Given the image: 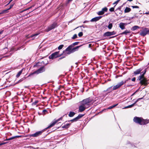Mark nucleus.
<instances>
[{"label":"nucleus","instance_id":"1","mask_svg":"<svg viewBox=\"0 0 149 149\" xmlns=\"http://www.w3.org/2000/svg\"><path fill=\"white\" fill-rule=\"evenodd\" d=\"M146 72L145 69L143 72H141V75L139 77L138 79L140 80V83L142 85H146L148 84L147 80L144 77V75Z\"/></svg>","mask_w":149,"mask_h":149},{"label":"nucleus","instance_id":"2","mask_svg":"<svg viewBox=\"0 0 149 149\" xmlns=\"http://www.w3.org/2000/svg\"><path fill=\"white\" fill-rule=\"evenodd\" d=\"M133 120L135 123L141 125H145L149 123V120H145L142 118L137 117L134 118Z\"/></svg>","mask_w":149,"mask_h":149},{"label":"nucleus","instance_id":"3","mask_svg":"<svg viewBox=\"0 0 149 149\" xmlns=\"http://www.w3.org/2000/svg\"><path fill=\"white\" fill-rule=\"evenodd\" d=\"M92 101V99L90 97L86 98L80 102V104L84 107L87 108L89 107L90 103Z\"/></svg>","mask_w":149,"mask_h":149},{"label":"nucleus","instance_id":"4","mask_svg":"<svg viewBox=\"0 0 149 149\" xmlns=\"http://www.w3.org/2000/svg\"><path fill=\"white\" fill-rule=\"evenodd\" d=\"M64 52V51H63V52L62 54H59V51L55 52L50 55L49 56V59H53L62 56Z\"/></svg>","mask_w":149,"mask_h":149},{"label":"nucleus","instance_id":"5","mask_svg":"<svg viewBox=\"0 0 149 149\" xmlns=\"http://www.w3.org/2000/svg\"><path fill=\"white\" fill-rule=\"evenodd\" d=\"M149 29L147 28H145L140 31L139 34L140 36L144 37L148 33Z\"/></svg>","mask_w":149,"mask_h":149},{"label":"nucleus","instance_id":"6","mask_svg":"<svg viewBox=\"0 0 149 149\" xmlns=\"http://www.w3.org/2000/svg\"><path fill=\"white\" fill-rule=\"evenodd\" d=\"M57 26V23L54 22L52 24L49 26L47 28L45 29V31L48 32L51 30L55 28Z\"/></svg>","mask_w":149,"mask_h":149},{"label":"nucleus","instance_id":"7","mask_svg":"<svg viewBox=\"0 0 149 149\" xmlns=\"http://www.w3.org/2000/svg\"><path fill=\"white\" fill-rule=\"evenodd\" d=\"M45 70V69L44 67H42L40 68L39 69H38L37 70L34 72L33 73L31 74V75H33L35 74H38L39 73L43 72Z\"/></svg>","mask_w":149,"mask_h":149},{"label":"nucleus","instance_id":"8","mask_svg":"<svg viewBox=\"0 0 149 149\" xmlns=\"http://www.w3.org/2000/svg\"><path fill=\"white\" fill-rule=\"evenodd\" d=\"M44 132L43 130L36 132V133L32 134L30 135L31 136L34 137H37L41 135L42 133Z\"/></svg>","mask_w":149,"mask_h":149},{"label":"nucleus","instance_id":"9","mask_svg":"<svg viewBox=\"0 0 149 149\" xmlns=\"http://www.w3.org/2000/svg\"><path fill=\"white\" fill-rule=\"evenodd\" d=\"M63 118V117H61L58 120L54 121L52 122V123H51L50 125L47 127V128H49L50 127H51L53 126H54L55 124L59 121L60 120H61Z\"/></svg>","mask_w":149,"mask_h":149},{"label":"nucleus","instance_id":"10","mask_svg":"<svg viewBox=\"0 0 149 149\" xmlns=\"http://www.w3.org/2000/svg\"><path fill=\"white\" fill-rule=\"evenodd\" d=\"M63 118V117H61L58 120L54 121L52 122V123H51L50 125L47 127V128H49L50 127H51L53 126H54L55 124L59 121L60 120H61Z\"/></svg>","mask_w":149,"mask_h":149},{"label":"nucleus","instance_id":"11","mask_svg":"<svg viewBox=\"0 0 149 149\" xmlns=\"http://www.w3.org/2000/svg\"><path fill=\"white\" fill-rule=\"evenodd\" d=\"M123 83L122 82H119L116 85L114 86H113V90H115L118 88H120L121 86L123 85Z\"/></svg>","mask_w":149,"mask_h":149},{"label":"nucleus","instance_id":"12","mask_svg":"<svg viewBox=\"0 0 149 149\" xmlns=\"http://www.w3.org/2000/svg\"><path fill=\"white\" fill-rule=\"evenodd\" d=\"M72 47H73L72 46L70 45L66 49L65 51L68 52L67 54H70L72 53Z\"/></svg>","mask_w":149,"mask_h":149},{"label":"nucleus","instance_id":"13","mask_svg":"<svg viewBox=\"0 0 149 149\" xmlns=\"http://www.w3.org/2000/svg\"><path fill=\"white\" fill-rule=\"evenodd\" d=\"M86 108V107L80 105L79 108V112H81L84 111Z\"/></svg>","mask_w":149,"mask_h":149},{"label":"nucleus","instance_id":"14","mask_svg":"<svg viewBox=\"0 0 149 149\" xmlns=\"http://www.w3.org/2000/svg\"><path fill=\"white\" fill-rule=\"evenodd\" d=\"M102 17V16H99L97 17H94L93 19H92L91 20V21L93 22H96L100 19L101 17Z\"/></svg>","mask_w":149,"mask_h":149},{"label":"nucleus","instance_id":"15","mask_svg":"<svg viewBox=\"0 0 149 149\" xmlns=\"http://www.w3.org/2000/svg\"><path fill=\"white\" fill-rule=\"evenodd\" d=\"M142 70V69L141 68H139V69H138L135 71L134 72V75H136L137 74H139V73H140L141 71Z\"/></svg>","mask_w":149,"mask_h":149},{"label":"nucleus","instance_id":"16","mask_svg":"<svg viewBox=\"0 0 149 149\" xmlns=\"http://www.w3.org/2000/svg\"><path fill=\"white\" fill-rule=\"evenodd\" d=\"M112 86H111L109 87L106 90L104 91V92H105L106 91H108V93H110V92H112L113 90H113V88H112Z\"/></svg>","mask_w":149,"mask_h":149},{"label":"nucleus","instance_id":"17","mask_svg":"<svg viewBox=\"0 0 149 149\" xmlns=\"http://www.w3.org/2000/svg\"><path fill=\"white\" fill-rule=\"evenodd\" d=\"M80 46H77L74 47L72 48V53L74 52L75 51H77L79 48L80 47Z\"/></svg>","mask_w":149,"mask_h":149},{"label":"nucleus","instance_id":"18","mask_svg":"<svg viewBox=\"0 0 149 149\" xmlns=\"http://www.w3.org/2000/svg\"><path fill=\"white\" fill-rule=\"evenodd\" d=\"M70 125V124L69 123L66 124L64 125H62V127L63 128H65V129H67L69 127Z\"/></svg>","mask_w":149,"mask_h":149},{"label":"nucleus","instance_id":"19","mask_svg":"<svg viewBox=\"0 0 149 149\" xmlns=\"http://www.w3.org/2000/svg\"><path fill=\"white\" fill-rule=\"evenodd\" d=\"M125 24L122 22H121L119 24L120 27L122 30L125 29Z\"/></svg>","mask_w":149,"mask_h":149},{"label":"nucleus","instance_id":"20","mask_svg":"<svg viewBox=\"0 0 149 149\" xmlns=\"http://www.w3.org/2000/svg\"><path fill=\"white\" fill-rule=\"evenodd\" d=\"M20 136H13V137H10V138H9L8 139H6V141H9V140H12L14 139L15 138H18V137H20Z\"/></svg>","mask_w":149,"mask_h":149},{"label":"nucleus","instance_id":"21","mask_svg":"<svg viewBox=\"0 0 149 149\" xmlns=\"http://www.w3.org/2000/svg\"><path fill=\"white\" fill-rule=\"evenodd\" d=\"M103 36L104 37H108L110 36V32L108 31L105 32Z\"/></svg>","mask_w":149,"mask_h":149},{"label":"nucleus","instance_id":"22","mask_svg":"<svg viewBox=\"0 0 149 149\" xmlns=\"http://www.w3.org/2000/svg\"><path fill=\"white\" fill-rule=\"evenodd\" d=\"M139 28L140 27L137 26H134L132 27L131 30L133 31H134Z\"/></svg>","mask_w":149,"mask_h":149},{"label":"nucleus","instance_id":"23","mask_svg":"<svg viewBox=\"0 0 149 149\" xmlns=\"http://www.w3.org/2000/svg\"><path fill=\"white\" fill-rule=\"evenodd\" d=\"M23 69H22L21 70L18 72L17 74L16 75V77L18 78L20 76V75L22 72Z\"/></svg>","mask_w":149,"mask_h":149},{"label":"nucleus","instance_id":"24","mask_svg":"<svg viewBox=\"0 0 149 149\" xmlns=\"http://www.w3.org/2000/svg\"><path fill=\"white\" fill-rule=\"evenodd\" d=\"M131 10V9L130 8L127 7L125 9L124 12L125 13H128Z\"/></svg>","mask_w":149,"mask_h":149},{"label":"nucleus","instance_id":"25","mask_svg":"<svg viewBox=\"0 0 149 149\" xmlns=\"http://www.w3.org/2000/svg\"><path fill=\"white\" fill-rule=\"evenodd\" d=\"M75 113L73 112L70 111L68 114V116L70 117H72L75 114Z\"/></svg>","mask_w":149,"mask_h":149},{"label":"nucleus","instance_id":"26","mask_svg":"<svg viewBox=\"0 0 149 149\" xmlns=\"http://www.w3.org/2000/svg\"><path fill=\"white\" fill-rule=\"evenodd\" d=\"M130 31H128L126 30L125 31L122 32L121 33V34H125L127 35V33H130Z\"/></svg>","mask_w":149,"mask_h":149},{"label":"nucleus","instance_id":"27","mask_svg":"<svg viewBox=\"0 0 149 149\" xmlns=\"http://www.w3.org/2000/svg\"><path fill=\"white\" fill-rule=\"evenodd\" d=\"M107 10H108L107 8V7H105L103 8L102 9V10L103 12H104V13L105 12H107Z\"/></svg>","mask_w":149,"mask_h":149},{"label":"nucleus","instance_id":"28","mask_svg":"<svg viewBox=\"0 0 149 149\" xmlns=\"http://www.w3.org/2000/svg\"><path fill=\"white\" fill-rule=\"evenodd\" d=\"M133 106V104H131L130 105H129L128 106L125 107H124V108H123V109H127V108H131V107H132Z\"/></svg>","mask_w":149,"mask_h":149},{"label":"nucleus","instance_id":"29","mask_svg":"<svg viewBox=\"0 0 149 149\" xmlns=\"http://www.w3.org/2000/svg\"><path fill=\"white\" fill-rule=\"evenodd\" d=\"M112 26L113 25L112 23H111L109 24L108 26V28L109 29H110L112 28Z\"/></svg>","mask_w":149,"mask_h":149},{"label":"nucleus","instance_id":"30","mask_svg":"<svg viewBox=\"0 0 149 149\" xmlns=\"http://www.w3.org/2000/svg\"><path fill=\"white\" fill-rule=\"evenodd\" d=\"M104 13V12H103L102 10L100 11L97 13V14L99 15H103Z\"/></svg>","mask_w":149,"mask_h":149},{"label":"nucleus","instance_id":"31","mask_svg":"<svg viewBox=\"0 0 149 149\" xmlns=\"http://www.w3.org/2000/svg\"><path fill=\"white\" fill-rule=\"evenodd\" d=\"M38 102V100H36L34 102H33L32 103V105H36V104Z\"/></svg>","mask_w":149,"mask_h":149},{"label":"nucleus","instance_id":"32","mask_svg":"<svg viewBox=\"0 0 149 149\" xmlns=\"http://www.w3.org/2000/svg\"><path fill=\"white\" fill-rule=\"evenodd\" d=\"M78 43H79V42H75L74 43H73L71 45L72 46V47H73L74 46L77 45L78 44Z\"/></svg>","mask_w":149,"mask_h":149},{"label":"nucleus","instance_id":"33","mask_svg":"<svg viewBox=\"0 0 149 149\" xmlns=\"http://www.w3.org/2000/svg\"><path fill=\"white\" fill-rule=\"evenodd\" d=\"M110 36L116 34V33L114 31L112 32H110Z\"/></svg>","mask_w":149,"mask_h":149},{"label":"nucleus","instance_id":"34","mask_svg":"<svg viewBox=\"0 0 149 149\" xmlns=\"http://www.w3.org/2000/svg\"><path fill=\"white\" fill-rule=\"evenodd\" d=\"M84 115L81 114H79L78 116L77 117V118H78V119H80Z\"/></svg>","mask_w":149,"mask_h":149},{"label":"nucleus","instance_id":"35","mask_svg":"<svg viewBox=\"0 0 149 149\" xmlns=\"http://www.w3.org/2000/svg\"><path fill=\"white\" fill-rule=\"evenodd\" d=\"M84 115L81 114H79L78 116L77 117V118H78V119H80Z\"/></svg>","mask_w":149,"mask_h":149},{"label":"nucleus","instance_id":"36","mask_svg":"<svg viewBox=\"0 0 149 149\" xmlns=\"http://www.w3.org/2000/svg\"><path fill=\"white\" fill-rule=\"evenodd\" d=\"M64 46V45H60L58 47V49L59 50H60Z\"/></svg>","mask_w":149,"mask_h":149},{"label":"nucleus","instance_id":"37","mask_svg":"<svg viewBox=\"0 0 149 149\" xmlns=\"http://www.w3.org/2000/svg\"><path fill=\"white\" fill-rule=\"evenodd\" d=\"M118 105V104H115L113 106H110V107H109L108 108V109H112L113 108V107H116V106L117 105Z\"/></svg>","mask_w":149,"mask_h":149},{"label":"nucleus","instance_id":"38","mask_svg":"<svg viewBox=\"0 0 149 149\" xmlns=\"http://www.w3.org/2000/svg\"><path fill=\"white\" fill-rule=\"evenodd\" d=\"M25 79V77H24V78H22L21 79H20L19 81H18L17 83H18L20 82H21V81H23Z\"/></svg>","mask_w":149,"mask_h":149},{"label":"nucleus","instance_id":"39","mask_svg":"<svg viewBox=\"0 0 149 149\" xmlns=\"http://www.w3.org/2000/svg\"><path fill=\"white\" fill-rule=\"evenodd\" d=\"M77 37V35L76 34H75L72 37V39H74L76 38Z\"/></svg>","mask_w":149,"mask_h":149},{"label":"nucleus","instance_id":"40","mask_svg":"<svg viewBox=\"0 0 149 149\" xmlns=\"http://www.w3.org/2000/svg\"><path fill=\"white\" fill-rule=\"evenodd\" d=\"M114 7H112L109 10V11H110V12H113V11H114Z\"/></svg>","mask_w":149,"mask_h":149},{"label":"nucleus","instance_id":"41","mask_svg":"<svg viewBox=\"0 0 149 149\" xmlns=\"http://www.w3.org/2000/svg\"><path fill=\"white\" fill-rule=\"evenodd\" d=\"M78 36L79 37H81L83 35V33L81 32H79L78 34Z\"/></svg>","mask_w":149,"mask_h":149},{"label":"nucleus","instance_id":"42","mask_svg":"<svg viewBox=\"0 0 149 149\" xmlns=\"http://www.w3.org/2000/svg\"><path fill=\"white\" fill-rule=\"evenodd\" d=\"M128 81V79H126L124 81H121L120 82H123V85L124 84L126 83Z\"/></svg>","mask_w":149,"mask_h":149},{"label":"nucleus","instance_id":"43","mask_svg":"<svg viewBox=\"0 0 149 149\" xmlns=\"http://www.w3.org/2000/svg\"><path fill=\"white\" fill-rule=\"evenodd\" d=\"M132 8H139V7L137 6H132Z\"/></svg>","mask_w":149,"mask_h":149},{"label":"nucleus","instance_id":"44","mask_svg":"<svg viewBox=\"0 0 149 149\" xmlns=\"http://www.w3.org/2000/svg\"><path fill=\"white\" fill-rule=\"evenodd\" d=\"M38 33L35 34H33V35H32V36H31V37H35V36H38Z\"/></svg>","mask_w":149,"mask_h":149},{"label":"nucleus","instance_id":"45","mask_svg":"<svg viewBox=\"0 0 149 149\" xmlns=\"http://www.w3.org/2000/svg\"><path fill=\"white\" fill-rule=\"evenodd\" d=\"M78 119V118H77V117L73 119V120H74V121H77Z\"/></svg>","mask_w":149,"mask_h":149},{"label":"nucleus","instance_id":"46","mask_svg":"<svg viewBox=\"0 0 149 149\" xmlns=\"http://www.w3.org/2000/svg\"><path fill=\"white\" fill-rule=\"evenodd\" d=\"M13 4H11L10 6V8L8 9V10H9L13 6Z\"/></svg>","mask_w":149,"mask_h":149},{"label":"nucleus","instance_id":"47","mask_svg":"<svg viewBox=\"0 0 149 149\" xmlns=\"http://www.w3.org/2000/svg\"><path fill=\"white\" fill-rule=\"evenodd\" d=\"M132 81H135L136 80V78L135 77H134L133 78H132Z\"/></svg>","mask_w":149,"mask_h":149},{"label":"nucleus","instance_id":"48","mask_svg":"<svg viewBox=\"0 0 149 149\" xmlns=\"http://www.w3.org/2000/svg\"><path fill=\"white\" fill-rule=\"evenodd\" d=\"M6 142H3L2 143H0V146H1L3 145L6 144Z\"/></svg>","mask_w":149,"mask_h":149},{"label":"nucleus","instance_id":"49","mask_svg":"<svg viewBox=\"0 0 149 149\" xmlns=\"http://www.w3.org/2000/svg\"><path fill=\"white\" fill-rule=\"evenodd\" d=\"M138 91V90L136 91L135 92H134L132 94V95L131 96L134 95Z\"/></svg>","mask_w":149,"mask_h":149},{"label":"nucleus","instance_id":"50","mask_svg":"<svg viewBox=\"0 0 149 149\" xmlns=\"http://www.w3.org/2000/svg\"><path fill=\"white\" fill-rule=\"evenodd\" d=\"M143 14L149 15V12H146L145 13H143Z\"/></svg>","mask_w":149,"mask_h":149},{"label":"nucleus","instance_id":"51","mask_svg":"<svg viewBox=\"0 0 149 149\" xmlns=\"http://www.w3.org/2000/svg\"><path fill=\"white\" fill-rule=\"evenodd\" d=\"M6 10H3L2 12L0 13V15L3 13L5 11H6Z\"/></svg>","mask_w":149,"mask_h":149},{"label":"nucleus","instance_id":"52","mask_svg":"<svg viewBox=\"0 0 149 149\" xmlns=\"http://www.w3.org/2000/svg\"><path fill=\"white\" fill-rule=\"evenodd\" d=\"M3 30L1 31L0 32V35L2 34L3 33Z\"/></svg>","mask_w":149,"mask_h":149},{"label":"nucleus","instance_id":"53","mask_svg":"<svg viewBox=\"0 0 149 149\" xmlns=\"http://www.w3.org/2000/svg\"><path fill=\"white\" fill-rule=\"evenodd\" d=\"M64 57H61V58H59V59H58V61H59V60H61V59H62V58H64Z\"/></svg>","mask_w":149,"mask_h":149},{"label":"nucleus","instance_id":"54","mask_svg":"<svg viewBox=\"0 0 149 149\" xmlns=\"http://www.w3.org/2000/svg\"><path fill=\"white\" fill-rule=\"evenodd\" d=\"M47 111V110L45 109V110H43V112H45Z\"/></svg>","mask_w":149,"mask_h":149},{"label":"nucleus","instance_id":"55","mask_svg":"<svg viewBox=\"0 0 149 149\" xmlns=\"http://www.w3.org/2000/svg\"><path fill=\"white\" fill-rule=\"evenodd\" d=\"M68 121L69 122H70V121L74 122V120H73V119H72L70 121Z\"/></svg>","mask_w":149,"mask_h":149},{"label":"nucleus","instance_id":"56","mask_svg":"<svg viewBox=\"0 0 149 149\" xmlns=\"http://www.w3.org/2000/svg\"><path fill=\"white\" fill-rule=\"evenodd\" d=\"M118 3V2H117V1H116L114 3H113V4H117Z\"/></svg>","mask_w":149,"mask_h":149},{"label":"nucleus","instance_id":"57","mask_svg":"<svg viewBox=\"0 0 149 149\" xmlns=\"http://www.w3.org/2000/svg\"><path fill=\"white\" fill-rule=\"evenodd\" d=\"M95 100H94V102H95L96 100H97V99H98V97H96L95 98Z\"/></svg>","mask_w":149,"mask_h":149},{"label":"nucleus","instance_id":"58","mask_svg":"<svg viewBox=\"0 0 149 149\" xmlns=\"http://www.w3.org/2000/svg\"><path fill=\"white\" fill-rule=\"evenodd\" d=\"M136 103H137V102H136L135 101L134 103H133L132 104H133V106H134Z\"/></svg>","mask_w":149,"mask_h":149},{"label":"nucleus","instance_id":"59","mask_svg":"<svg viewBox=\"0 0 149 149\" xmlns=\"http://www.w3.org/2000/svg\"><path fill=\"white\" fill-rule=\"evenodd\" d=\"M142 98H138L137 100H138V101H139V100H140L141 99H142Z\"/></svg>","mask_w":149,"mask_h":149},{"label":"nucleus","instance_id":"60","mask_svg":"<svg viewBox=\"0 0 149 149\" xmlns=\"http://www.w3.org/2000/svg\"><path fill=\"white\" fill-rule=\"evenodd\" d=\"M88 21H85L84 22V23H86L87 22H88Z\"/></svg>","mask_w":149,"mask_h":149},{"label":"nucleus","instance_id":"61","mask_svg":"<svg viewBox=\"0 0 149 149\" xmlns=\"http://www.w3.org/2000/svg\"><path fill=\"white\" fill-rule=\"evenodd\" d=\"M13 0H10V2H9V3H8V4H9L10 3V2H11Z\"/></svg>","mask_w":149,"mask_h":149},{"label":"nucleus","instance_id":"62","mask_svg":"<svg viewBox=\"0 0 149 149\" xmlns=\"http://www.w3.org/2000/svg\"><path fill=\"white\" fill-rule=\"evenodd\" d=\"M72 0H68V2H70L71 1H72Z\"/></svg>","mask_w":149,"mask_h":149},{"label":"nucleus","instance_id":"63","mask_svg":"<svg viewBox=\"0 0 149 149\" xmlns=\"http://www.w3.org/2000/svg\"><path fill=\"white\" fill-rule=\"evenodd\" d=\"M120 0H117L116 1L118 3Z\"/></svg>","mask_w":149,"mask_h":149},{"label":"nucleus","instance_id":"64","mask_svg":"<svg viewBox=\"0 0 149 149\" xmlns=\"http://www.w3.org/2000/svg\"><path fill=\"white\" fill-rule=\"evenodd\" d=\"M127 0L130 1H132L133 0Z\"/></svg>","mask_w":149,"mask_h":149}]
</instances>
